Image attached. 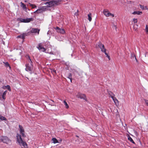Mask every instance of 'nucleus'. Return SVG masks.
<instances>
[{
  "mask_svg": "<svg viewBox=\"0 0 148 148\" xmlns=\"http://www.w3.org/2000/svg\"><path fill=\"white\" fill-rule=\"evenodd\" d=\"M19 132L20 134L23 137H25L26 135L25 134V131L23 127L20 125H19Z\"/></svg>",
  "mask_w": 148,
  "mask_h": 148,
  "instance_id": "6e6552de",
  "label": "nucleus"
},
{
  "mask_svg": "<svg viewBox=\"0 0 148 148\" xmlns=\"http://www.w3.org/2000/svg\"><path fill=\"white\" fill-rule=\"evenodd\" d=\"M47 7L46 6H43L38 8L34 12V13H37L38 14L42 13L46 10Z\"/></svg>",
  "mask_w": 148,
  "mask_h": 148,
  "instance_id": "20e7f679",
  "label": "nucleus"
},
{
  "mask_svg": "<svg viewBox=\"0 0 148 148\" xmlns=\"http://www.w3.org/2000/svg\"><path fill=\"white\" fill-rule=\"evenodd\" d=\"M49 0H46V1H49Z\"/></svg>",
  "mask_w": 148,
  "mask_h": 148,
  "instance_id": "49530a36",
  "label": "nucleus"
},
{
  "mask_svg": "<svg viewBox=\"0 0 148 148\" xmlns=\"http://www.w3.org/2000/svg\"><path fill=\"white\" fill-rule=\"evenodd\" d=\"M63 102L64 105L65 106V108H68L69 107V106L68 105V104L67 103V102H66V101H64Z\"/></svg>",
  "mask_w": 148,
  "mask_h": 148,
  "instance_id": "bb28decb",
  "label": "nucleus"
},
{
  "mask_svg": "<svg viewBox=\"0 0 148 148\" xmlns=\"http://www.w3.org/2000/svg\"><path fill=\"white\" fill-rule=\"evenodd\" d=\"M25 2H27V1H26V0H25Z\"/></svg>",
  "mask_w": 148,
  "mask_h": 148,
  "instance_id": "c03bdc74",
  "label": "nucleus"
},
{
  "mask_svg": "<svg viewBox=\"0 0 148 148\" xmlns=\"http://www.w3.org/2000/svg\"><path fill=\"white\" fill-rule=\"evenodd\" d=\"M144 8H145V10H147L148 9V8H147V6H146L144 7Z\"/></svg>",
  "mask_w": 148,
  "mask_h": 148,
  "instance_id": "58836bf2",
  "label": "nucleus"
},
{
  "mask_svg": "<svg viewBox=\"0 0 148 148\" xmlns=\"http://www.w3.org/2000/svg\"><path fill=\"white\" fill-rule=\"evenodd\" d=\"M128 140L130 141L131 143H133L134 144H135V142L133 141L132 139L130 137H129L128 138Z\"/></svg>",
  "mask_w": 148,
  "mask_h": 148,
  "instance_id": "cd10ccee",
  "label": "nucleus"
},
{
  "mask_svg": "<svg viewBox=\"0 0 148 148\" xmlns=\"http://www.w3.org/2000/svg\"><path fill=\"white\" fill-rule=\"evenodd\" d=\"M49 53L50 54H53V52H50Z\"/></svg>",
  "mask_w": 148,
  "mask_h": 148,
  "instance_id": "ea45409f",
  "label": "nucleus"
},
{
  "mask_svg": "<svg viewBox=\"0 0 148 148\" xmlns=\"http://www.w3.org/2000/svg\"><path fill=\"white\" fill-rule=\"evenodd\" d=\"M3 63L5 65V66L7 67H9L10 69V66L8 62H3Z\"/></svg>",
  "mask_w": 148,
  "mask_h": 148,
  "instance_id": "c85d7f7f",
  "label": "nucleus"
},
{
  "mask_svg": "<svg viewBox=\"0 0 148 148\" xmlns=\"http://www.w3.org/2000/svg\"><path fill=\"white\" fill-rule=\"evenodd\" d=\"M51 72L53 73H54L55 74L56 73V71L54 69H53V70H52Z\"/></svg>",
  "mask_w": 148,
  "mask_h": 148,
  "instance_id": "c9c22d12",
  "label": "nucleus"
},
{
  "mask_svg": "<svg viewBox=\"0 0 148 148\" xmlns=\"http://www.w3.org/2000/svg\"><path fill=\"white\" fill-rule=\"evenodd\" d=\"M45 42L40 43L38 44L37 48L40 51L44 52L45 51V49L43 46H44Z\"/></svg>",
  "mask_w": 148,
  "mask_h": 148,
  "instance_id": "423d86ee",
  "label": "nucleus"
},
{
  "mask_svg": "<svg viewBox=\"0 0 148 148\" xmlns=\"http://www.w3.org/2000/svg\"><path fill=\"white\" fill-rule=\"evenodd\" d=\"M133 21L134 23H137V19L135 18H133Z\"/></svg>",
  "mask_w": 148,
  "mask_h": 148,
  "instance_id": "72a5a7b5",
  "label": "nucleus"
},
{
  "mask_svg": "<svg viewBox=\"0 0 148 148\" xmlns=\"http://www.w3.org/2000/svg\"><path fill=\"white\" fill-rule=\"evenodd\" d=\"M147 53H148L147 52H146L145 53V57H147Z\"/></svg>",
  "mask_w": 148,
  "mask_h": 148,
  "instance_id": "e433bc0d",
  "label": "nucleus"
},
{
  "mask_svg": "<svg viewBox=\"0 0 148 148\" xmlns=\"http://www.w3.org/2000/svg\"><path fill=\"white\" fill-rule=\"evenodd\" d=\"M63 1H66L67 0H63Z\"/></svg>",
  "mask_w": 148,
  "mask_h": 148,
  "instance_id": "37998d69",
  "label": "nucleus"
},
{
  "mask_svg": "<svg viewBox=\"0 0 148 148\" xmlns=\"http://www.w3.org/2000/svg\"><path fill=\"white\" fill-rule=\"evenodd\" d=\"M20 21L21 22H22L25 23V18L24 19V18H21L20 19Z\"/></svg>",
  "mask_w": 148,
  "mask_h": 148,
  "instance_id": "473e14b6",
  "label": "nucleus"
},
{
  "mask_svg": "<svg viewBox=\"0 0 148 148\" xmlns=\"http://www.w3.org/2000/svg\"><path fill=\"white\" fill-rule=\"evenodd\" d=\"M145 103L148 106V100H146L145 101Z\"/></svg>",
  "mask_w": 148,
  "mask_h": 148,
  "instance_id": "4c0bfd02",
  "label": "nucleus"
},
{
  "mask_svg": "<svg viewBox=\"0 0 148 148\" xmlns=\"http://www.w3.org/2000/svg\"><path fill=\"white\" fill-rule=\"evenodd\" d=\"M98 46L101 49V51L104 53L106 55V56L108 57L109 60H110V56L108 55V54L106 53V49L105 48L104 45L102 44L101 43L99 42L98 45Z\"/></svg>",
  "mask_w": 148,
  "mask_h": 148,
  "instance_id": "7ed1b4c3",
  "label": "nucleus"
},
{
  "mask_svg": "<svg viewBox=\"0 0 148 148\" xmlns=\"http://www.w3.org/2000/svg\"><path fill=\"white\" fill-rule=\"evenodd\" d=\"M52 140L54 143H58V140L55 138H53Z\"/></svg>",
  "mask_w": 148,
  "mask_h": 148,
  "instance_id": "b1692460",
  "label": "nucleus"
},
{
  "mask_svg": "<svg viewBox=\"0 0 148 148\" xmlns=\"http://www.w3.org/2000/svg\"><path fill=\"white\" fill-rule=\"evenodd\" d=\"M142 14V12L140 11H134L132 13V14H133L141 15Z\"/></svg>",
  "mask_w": 148,
  "mask_h": 148,
  "instance_id": "6ab92c4d",
  "label": "nucleus"
},
{
  "mask_svg": "<svg viewBox=\"0 0 148 148\" xmlns=\"http://www.w3.org/2000/svg\"><path fill=\"white\" fill-rule=\"evenodd\" d=\"M1 142V139H0V142Z\"/></svg>",
  "mask_w": 148,
  "mask_h": 148,
  "instance_id": "a18cd8bd",
  "label": "nucleus"
},
{
  "mask_svg": "<svg viewBox=\"0 0 148 148\" xmlns=\"http://www.w3.org/2000/svg\"><path fill=\"white\" fill-rule=\"evenodd\" d=\"M45 5H47L46 6L47 7H51L54 6L53 0H51L49 2H47L45 3Z\"/></svg>",
  "mask_w": 148,
  "mask_h": 148,
  "instance_id": "1a4fd4ad",
  "label": "nucleus"
},
{
  "mask_svg": "<svg viewBox=\"0 0 148 148\" xmlns=\"http://www.w3.org/2000/svg\"><path fill=\"white\" fill-rule=\"evenodd\" d=\"M34 20L33 18H25V23H29L31 21H33Z\"/></svg>",
  "mask_w": 148,
  "mask_h": 148,
  "instance_id": "dca6fc26",
  "label": "nucleus"
},
{
  "mask_svg": "<svg viewBox=\"0 0 148 148\" xmlns=\"http://www.w3.org/2000/svg\"><path fill=\"white\" fill-rule=\"evenodd\" d=\"M6 120L7 119L5 117L0 115V121L3 120L6 121Z\"/></svg>",
  "mask_w": 148,
  "mask_h": 148,
  "instance_id": "4be33fe9",
  "label": "nucleus"
},
{
  "mask_svg": "<svg viewBox=\"0 0 148 148\" xmlns=\"http://www.w3.org/2000/svg\"><path fill=\"white\" fill-rule=\"evenodd\" d=\"M103 12L104 15L106 17L111 16L112 17H114V16L113 14L111 13L108 10H104Z\"/></svg>",
  "mask_w": 148,
  "mask_h": 148,
  "instance_id": "0eeeda50",
  "label": "nucleus"
},
{
  "mask_svg": "<svg viewBox=\"0 0 148 148\" xmlns=\"http://www.w3.org/2000/svg\"><path fill=\"white\" fill-rule=\"evenodd\" d=\"M54 6H56L59 5L62 0H53Z\"/></svg>",
  "mask_w": 148,
  "mask_h": 148,
  "instance_id": "2eb2a0df",
  "label": "nucleus"
},
{
  "mask_svg": "<svg viewBox=\"0 0 148 148\" xmlns=\"http://www.w3.org/2000/svg\"><path fill=\"white\" fill-rule=\"evenodd\" d=\"M16 137L17 142L22 148H27L28 147L27 144L25 141L23 140L20 134L17 133L16 134Z\"/></svg>",
  "mask_w": 148,
  "mask_h": 148,
  "instance_id": "f03ea898",
  "label": "nucleus"
},
{
  "mask_svg": "<svg viewBox=\"0 0 148 148\" xmlns=\"http://www.w3.org/2000/svg\"><path fill=\"white\" fill-rule=\"evenodd\" d=\"M91 15L92 14L90 13H89L88 15V20L89 21H90L92 20Z\"/></svg>",
  "mask_w": 148,
  "mask_h": 148,
  "instance_id": "393cba45",
  "label": "nucleus"
},
{
  "mask_svg": "<svg viewBox=\"0 0 148 148\" xmlns=\"http://www.w3.org/2000/svg\"><path fill=\"white\" fill-rule=\"evenodd\" d=\"M108 94L109 95H110V96L111 98H112L113 97H114L115 96L114 94L111 91H108Z\"/></svg>",
  "mask_w": 148,
  "mask_h": 148,
  "instance_id": "a211bd4d",
  "label": "nucleus"
},
{
  "mask_svg": "<svg viewBox=\"0 0 148 148\" xmlns=\"http://www.w3.org/2000/svg\"><path fill=\"white\" fill-rule=\"evenodd\" d=\"M77 136V137H78V136Z\"/></svg>",
  "mask_w": 148,
  "mask_h": 148,
  "instance_id": "09e8293b",
  "label": "nucleus"
},
{
  "mask_svg": "<svg viewBox=\"0 0 148 148\" xmlns=\"http://www.w3.org/2000/svg\"><path fill=\"white\" fill-rule=\"evenodd\" d=\"M112 98V99L114 102L116 104L119 103V101L115 97H113Z\"/></svg>",
  "mask_w": 148,
  "mask_h": 148,
  "instance_id": "412c9836",
  "label": "nucleus"
},
{
  "mask_svg": "<svg viewBox=\"0 0 148 148\" xmlns=\"http://www.w3.org/2000/svg\"><path fill=\"white\" fill-rule=\"evenodd\" d=\"M55 29L57 32L60 33V34H63L65 33V30L63 29H60L59 27H57Z\"/></svg>",
  "mask_w": 148,
  "mask_h": 148,
  "instance_id": "9b49d317",
  "label": "nucleus"
},
{
  "mask_svg": "<svg viewBox=\"0 0 148 148\" xmlns=\"http://www.w3.org/2000/svg\"><path fill=\"white\" fill-rule=\"evenodd\" d=\"M140 8L143 10H145L144 7L143 5H139Z\"/></svg>",
  "mask_w": 148,
  "mask_h": 148,
  "instance_id": "f704fd0d",
  "label": "nucleus"
},
{
  "mask_svg": "<svg viewBox=\"0 0 148 148\" xmlns=\"http://www.w3.org/2000/svg\"><path fill=\"white\" fill-rule=\"evenodd\" d=\"M2 88L3 89H5L6 88H7L8 90H9V91H11V89L10 88V85H7L6 86H3L2 87Z\"/></svg>",
  "mask_w": 148,
  "mask_h": 148,
  "instance_id": "f3484780",
  "label": "nucleus"
},
{
  "mask_svg": "<svg viewBox=\"0 0 148 148\" xmlns=\"http://www.w3.org/2000/svg\"><path fill=\"white\" fill-rule=\"evenodd\" d=\"M27 63L26 64V68L25 69L26 71L32 73V71L33 69V66L32 64V62L29 56H27Z\"/></svg>",
  "mask_w": 148,
  "mask_h": 148,
  "instance_id": "f257e3e1",
  "label": "nucleus"
},
{
  "mask_svg": "<svg viewBox=\"0 0 148 148\" xmlns=\"http://www.w3.org/2000/svg\"><path fill=\"white\" fill-rule=\"evenodd\" d=\"M75 15H76V13H75Z\"/></svg>",
  "mask_w": 148,
  "mask_h": 148,
  "instance_id": "de8ad7c7",
  "label": "nucleus"
},
{
  "mask_svg": "<svg viewBox=\"0 0 148 148\" xmlns=\"http://www.w3.org/2000/svg\"><path fill=\"white\" fill-rule=\"evenodd\" d=\"M21 6L22 8L25 10H27V7L26 5L24 4L22 2H21Z\"/></svg>",
  "mask_w": 148,
  "mask_h": 148,
  "instance_id": "aec40b11",
  "label": "nucleus"
},
{
  "mask_svg": "<svg viewBox=\"0 0 148 148\" xmlns=\"http://www.w3.org/2000/svg\"><path fill=\"white\" fill-rule=\"evenodd\" d=\"M40 30L37 28H33L30 31V32L32 33H37L38 34H39V32Z\"/></svg>",
  "mask_w": 148,
  "mask_h": 148,
  "instance_id": "ddd939ff",
  "label": "nucleus"
},
{
  "mask_svg": "<svg viewBox=\"0 0 148 148\" xmlns=\"http://www.w3.org/2000/svg\"><path fill=\"white\" fill-rule=\"evenodd\" d=\"M72 74L71 73H70L69 74V76H68V77H67L68 78H69L71 80V82H72Z\"/></svg>",
  "mask_w": 148,
  "mask_h": 148,
  "instance_id": "7c9ffc66",
  "label": "nucleus"
},
{
  "mask_svg": "<svg viewBox=\"0 0 148 148\" xmlns=\"http://www.w3.org/2000/svg\"><path fill=\"white\" fill-rule=\"evenodd\" d=\"M26 34L25 33H23L22 34L18 36L17 37V38H20L23 39L22 42H23L25 38V36H26Z\"/></svg>",
  "mask_w": 148,
  "mask_h": 148,
  "instance_id": "4468645a",
  "label": "nucleus"
},
{
  "mask_svg": "<svg viewBox=\"0 0 148 148\" xmlns=\"http://www.w3.org/2000/svg\"><path fill=\"white\" fill-rule=\"evenodd\" d=\"M50 105L51 106H54V104H53L52 103H51L50 104Z\"/></svg>",
  "mask_w": 148,
  "mask_h": 148,
  "instance_id": "a19ab883",
  "label": "nucleus"
},
{
  "mask_svg": "<svg viewBox=\"0 0 148 148\" xmlns=\"http://www.w3.org/2000/svg\"><path fill=\"white\" fill-rule=\"evenodd\" d=\"M131 59H134V58L136 61H137V60L136 57L135 56V55L134 54H132L131 56Z\"/></svg>",
  "mask_w": 148,
  "mask_h": 148,
  "instance_id": "c756f323",
  "label": "nucleus"
},
{
  "mask_svg": "<svg viewBox=\"0 0 148 148\" xmlns=\"http://www.w3.org/2000/svg\"><path fill=\"white\" fill-rule=\"evenodd\" d=\"M28 3L29 5L32 8L34 9L35 8H36L37 6L36 5L34 4H32L29 3Z\"/></svg>",
  "mask_w": 148,
  "mask_h": 148,
  "instance_id": "5701e85b",
  "label": "nucleus"
},
{
  "mask_svg": "<svg viewBox=\"0 0 148 148\" xmlns=\"http://www.w3.org/2000/svg\"><path fill=\"white\" fill-rule=\"evenodd\" d=\"M138 27V25H134L133 27V29L135 31H137V29Z\"/></svg>",
  "mask_w": 148,
  "mask_h": 148,
  "instance_id": "a878e982",
  "label": "nucleus"
},
{
  "mask_svg": "<svg viewBox=\"0 0 148 148\" xmlns=\"http://www.w3.org/2000/svg\"><path fill=\"white\" fill-rule=\"evenodd\" d=\"M7 91L6 90L3 92L2 95H0V100H2V99L5 100V96L7 93Z\"/></svg>",
  "mask_w": 148,
  "mask_h": 148,
  "instance_id": "f8f14e48",
  "label": "nucleus"
},
{
  "mask_svg": "<svg viewBox=\"0 0 148 148\" xmlns=\"http://www.w3.org/2000/svg\"><path fill=\"white\" fill-rule=\"evenodd\" d=\"M145 32L146 33L148 34V27L147 25H146L145 26Z\"/></svg>",
  "mask_w": 148,
  "mask_h": 148,
  "instance_id": "2f4dec72",
  "label": "nucleus"
},
{
  "mask_svg": "<svg viewBox=\"0 0 148 148\" xmlns=\"http://www.w3.org/2000/svg\"><path fill=\"white\" fill-rule=\"evenodd\" d=\"M51 101H52L53 102H54V101L53 100H51Z\"/></svg>",
  "mask_w": 148,
  "mask_h": 148,
  "instance_id": "79ce46f5",
  "label": "nucleus"
},
{
  "mask_svg": "<svg viewBox=\"0 0 148 148\" xmlns=\"http://www.w3.org/2000/svg\"><path fill=\"white\" fill-rule=\"evenodd\" d=\"M147 57H148V55H147Z\"/></svg>",
  "mask_w": 148,
  "mask_h": 148,
  "instance_id": "8fccbe9b",
  "label": "nucleus"
},
{
  "mask_svg": "<svg viewBox=\"0 0 148 148\" xmlns=\"http://www.w3.org/2000/svg\"><path fill=\"white\" fill-rule=\"evenodd\" d=\"M0 139H1V142L7 144L11 142V140L6 136H1L0 137Z\"/></svg>",
  "mask_w": 148,
  "mask_h": 148,
  "instance_id": "39448f33",
  "label": "nucleus"
},
{
  "mask_svg": "<svg viewBox=\"0 0 148 148\" xmlns=\"http://www.w3.org/2000/svg\"><path fill=\"white\" fill-rule=\"evenodd\" d=\"M76 96L78 98H79L81 99H84L86 100V95L84 94H82L80 92H78L76 95Z\"/></svg>",
  "mask_w": 148,
  "mask_h": 148,
  "instance_id": "9d476101",
  "label": "nucleus"
}]
</instances>
